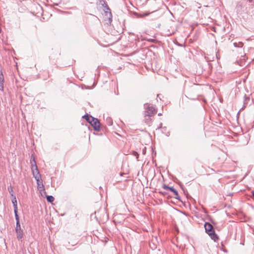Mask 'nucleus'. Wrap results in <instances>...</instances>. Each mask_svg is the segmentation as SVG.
<instances>
[{
  "label": "nucleus",
  "instance_id": "11",
  "mask_svg": "<svg viewBox=\"0 0 254 254\" xmlns=\"http://www.w3.org/2000/svg\"><path fill=\"white\" fill-rule=\"evenodd\" d=\"M83 118L85 119L89 123H90L92 119H94L93 117L88 115L83 116Z\"/></svg>",
  "mask_w": 254,
  "mask_h": 254
},
{
  "label": "nucleus",
  "instance_id": "2",
  "mask_svg": "<svg viewBox=\"0 0 254 254\" xmlns=\"http://www.w3.org/2000/svg\"><path fill=\"white\" fill-rule=\"evenodd\" d=\"M204 228L206 233L212 240L216 242L218 240V237L215 233L213 226L209 223L206 222L204 224Z\"/></svg>",
  "mask_w": 254,
  "mask_h": 254
},
{
  "label": "nucleus",
  "instance_id": "16",
  "mask_svg": "<svg viewBox=\"0 0 254 254\" xmlns=\"http://www.w3.org/2000/svg\"><path fill=\"white\" fill-rule=\"evenodd\" d=\"M4 77L1 71H0V82H3Z\"/></svg>",
  "mask_w": 254,
  "mask_h": 254
},
{
  "label": "nucleus",
  "instance_id": "21",
  "mask_svg": "<svg viewBox=\"0 0 254 254\" xmlns=\"http://www.w3.org/2000/svg\"><path fill=\"white\" fill-rule=\"evenodd\" d=\"M120 175H126V174L125 173H120Z\"/></svg>",
  "mask_w": 254,
  "mask_h": 254
},
{
  "label": "nucleus",
  "instance_id": "24",
  "mask_svg": "<svg viewBox=\"0 0 254 254\" xmlns=\"http://www.w3.org/2000/svg\"><path fill=\"white\" fill-rule=\"evenodd\" d=\"M0 71H1L0 70Z\"/></svg>",
  "mask_w": 254,
  "mask_h": 254
},
{
  "label": "nucleus",
  "instance_id": "18",
  "mask_svg": "<svg viewBox=\"0 0 254 254\" xmlns=\"http://www.w3.org/2000/svg\"><path fill=\"white\" fill-rule=\"evenodd\" d=\"M8 190H9V193H10V194L11 193H13L14 194L13 191V190H12V188L11 187L8 188Z\"/></svg>",
  "mask_w": 254,
  "mask_h": 254
},
{
  "label": "nucleus",
  "instance_id": "17",
  "mask_svg": "<svg viewBox=\"0 0 254 254\" xmlns=\"http://www.w3.org/2000/svg\"><path fill=\"white\" fill-rule=\"evenodd\" d=\"M0 90H3V82H0Z\"/></svg>",
  "mask_w": 254,
  "mask_h": 254
},
{
  "label": "nucleus",
  "instance_id": "10",
  "mask_svg": "<svg viewBox=\"0 0 254 254\" xmlns=\"http://www.w3.org/2000/svg\"><path fill=\"white\" fill-rule=\"evenodd\" d=\"M14 213L15 216V219L16 220V225H20V221H19V217L17 214V209L14 210Z\"/></svg>",
  "mask_w": 254,
  "mask_h": 254
},
{
  "label": "nucleus",
  "instance_id": "8",
  "mask_svg": "<svg viewBox=\"0 0 254 254\" xmlns=\"http://www.w3.org/2000/svg\"><path fill=\"white\" fill-rule=\"evenodd\" d=\"M11 196L12 197L11 200H12V202L13 204L14 209V210L18 209L17 205V200H16L15 196L13 193L11 194Z\"/></svg>",
  "mask_w": 254,
  "mask_h": 254
},
{
  "label": "nucleus",
  "instance_id": "4",
  "mask_svg": "<svg viewBox=\"0 0 254 254\" xmlns=\"http://www.w3.org/2000/svg\"><path fill=\"white\" fill-rule=\"evenodd\" d=\"M30 161L31 164V170L33 173V175H39V172L36 165L35 158L33 155L31 156Z\"/></svg>",
  "mask_w": 254,
  "mask_h": 254
},
{
  "label": "nucleus",
  "instance_id": "12",
  "mask_svg": "<svg viewBox=\"0 0 254 254\" xmlns=\"http://www.w3.org/2000/svg\"><path fill=\"white\" fill-rule=\"evenodd\" d=\"M106 9H107V10L105 11V12L106 13V15L108 16V14H109V16H110L109 19L111 20V17H112V13H111V12L110 11V9L107 6V4H106Z\"/></svg>",
  "mask_w": 254,
  "mask_h": 254
},
{
  "label": "nucleus",
  "instance_id": "20",
  "mask_svg": "<svg viewBox=\"0 0 254 254\" xmlns=\"http://www.w3.org/2000/svg\"><path fill=\"white\" fill-rule=\"evenodd\" d=\"M252 193H253V195L254 196V190L252 191Z\"/></svg>",
  "mask_w": 254,
  "mask_h": 254
},
{
  "label": "nucleus",
  "instance_id": "23",
  "mask_svg": "<svg viewBox=\"0 0 254 254\" xmlns=\"http://www.w3.org/2000/svg\"><path fill=\"white\" fill-rule=\"evenodd\" d=\"M250 2H252L253 0H248Z\"/></svg>",
  "mask_w": 254,
  "mask_h": 254
},
{
  "label": "nucleus",
  "instance_id": "15",
  "mask_svg": "<svg viewBox=\"0 0 254 254\" xmlns=\"http://www.w3.org/2000/svg\"><path fill=\"white\" fill-rule=\"evenodd\" d=\"M107 124L109 126H111L113 124V121L111 118H108L106 119Z\"/></svg>",
  "mask_w": 254,
  "mask_h": 254
},
{
  "label": "nucleus",
  "instance_id": "9",
  "mask_svg": "<svg viewBox=\"0 0 254 254\" xmlns=\"http://www.w3.org/2000/svg\"><path fill=\"white\" fill-rule=\"evenodd\" d=\"M14 213L15 216V219L16 220V225H20V221H19V217L17 214V209L14 210Z\"/></svg>",
  "mask_w": 254,
  "mask_h": 254
},
{
  "label": "nucleus",
  "instance_id": "22",
  "mask_svg": "<svg viewBox=\"0 0 254 254\" xmlns=\"http://www.w3.org/2000/svg\"><path fill=\"white\" fill-rule=\"evenodd\" d=\"M161 115H162V114H161V113H159V114H158V116H161Z\"/></svg>",
  "mask_w": 254,
  "mask_h": 254
},
{
  "label": "nucleus",
  "instance_id": "3",
  "mask_svg": "<svg viewBox=\"0 0 254 254\" xmlns=\"http://www.w3.org/2000/svg\"><path fill=\"white\" fill-rule=\"evenodd\" d=\"M35 178L37 181L38 190L40 191L42 196L44 197L46 195V192L43 183V180L41 178V176H35Z\"/></svg>",
  "mask_w": 254,
  "mask_h": 254
},
{
  "label": "nucleus",
  "instance_id": "7",
  "mask_svg": "<svg viewBox=\"0 0 254 254\" xmlns=\"http://www.w3.org/2000/svg\"><path fill=\"white\" fill-rule=\"evenodd\" d=\"M162 187L164 189H165L166 190H169L171 191L175 196H179L178 191H177V190L174 189L173 187H169L165 184L163 185Z\"/></svg>",
  "mask_w": 254,
  "mask_h": 254
},
{
  "label": "nucleus",
  "instance_id": "5",
  "mask_svg": "<svg viewBox=\"0 0 254 254\" xmlns=\"http://www.w3.org/2000/svg\"><path fill=\"white\" fill-rule=\"evenodd\" d=\"M90 124L91 125V126L93 127L94 129L96 131H99L100 130V122L98 119L94 118L93 119H92V121H91Z\"/></svg>",
  "mask_w": 254,
  "mask_h": 254
},
{
  "label": "nucleus",
  "instance_id": "19",
  "mask_svg": "<svg viewBox=\"0 0 254 254\" xmlns=\"http://www.w3.org/2000/svg\"><path fill=\"white\" fill-rule=\"evenodd\" d=\"M147 41L151 42H154L155 41V40L153 39H149L147 40Z\"/></svg>",
  "mask_w": 254,
  "mask_h": 254
},
{
  "label": "nucleus",
  "instance_id": "6",
  "mask_svg": "<svg viewBox=\"0 0 254 254\" xmlns=\"http://www.w3.org/2000/svg\"><path fill=\"white\" fill-rule=\"evenodd\" d=\"M15 232L17 239L19 240H21L23 237V231L21 229L20 225H16Z\"/></svg>",
  "mask_w": 254,
  "mask_h": 254
},
{
  "label": "nucleus",
  "instance_id": "13",
  "mask_svg": "<svg viewBox=\"0 0 254 254\" xmlns=\"http://www.w3.org/2000/svg\"><path fill=\"white\" fill-rule=\"evenodd\" d=\"M243 45L244 44L242 42H239L238 43H234V46L237 48H241L243 46Z\"/></svg>",
  "mask_w": 254,
  "mask_h": 254
},
{
  "label": "nucleus",
  "instance_id": "1",
  "mask_svg": "<svg viewBox=\"0 0 254 254\" xmlns=\"http://www.w3.org/2000/svg\"><path fill=\"white\" fill-rule=\"evenodd\" d=\"M144 117L146 120L149 119L151 117L153 116L156 113V110L155 107L151 104L146 103L144 105Z\"/></svg>",
  "mask_w": 254,
  "mask_h": 254
},
{
  "label": "nucleus",
  "instance_id": "14",
  "mask_svg": "<svg viewBox=\"0 0 254 254\" xmlns=\"http://www.w3.org/2000/svg\"><path fill=\"white\" fill-rule=\"evenodd\" d=\"M46 197L47 201L49 202H53L55 199L54 197L51 195H47Z\"/></svg>",
  "mask_w": 254,
  "mask_h": 254
}]
</instances>
